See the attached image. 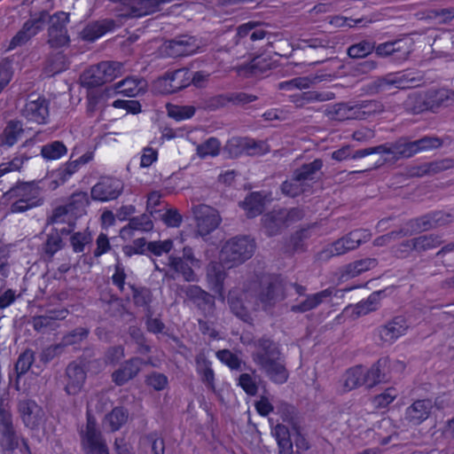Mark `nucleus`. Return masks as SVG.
Here are the masks:
<instances>
[{"mask_svg":"<svg viewBox=\"0 0 454 454\" xmlns=\"http://www.w3.org/2000/svg\"><path fill=\"white\" fill-rule=\"evenodd\" d=\"M413 141L416 154L421 152L440 148L443 145V140L441 137L434 136H424Z\"/></svg>","mask_w":454,"mask_h":454,"instance_id":"obj_58","label":"nucleus"},{"mask_svg":"<svg viewBox=\"0 0 454 454\" xmlns=\"http://www.w3.org/2000/svg\"><path fill=\"white\" fill-rule=\"evenodd\" d=\"M409 324L403 316H396L387 324L379 327V336L383 342L389 344L405 334Z\"/></svg>","mask_w":454,"mask_h":454,"instance_id":"obj_19","label":"nucleus"},{"mask_svg":"<svg viewBox=\"0 0 454 454\" xmlns=\"http://www.w3.org/2000/svg\"><path fill=\"white\" fill-rule=\"evenodd\" d=\"M335 94L331 91L308 90L297 92L289 96L290 102L296 107L303 108L315 102H325L333 99Z\"/></svg>","mask_w":454,"mask_h":454,"instance_id":"obj_23","label":"nucleus"},{"mask_svg":"<svg viewBox=\"0 0 454 454\" xmlns=\"http://www.w3.org/2000/svg\"><path fill=\"white\" fill-rule=\"evenodd\" d=\"M47 180H39L27 183L18 184L12 187L8 194L11 198H17L12 203L11 211L12 213H23L27 210L38 207L43 203L42 191L46 187Z\"/></svg>","mask_w":454,"mask_h":454,"instance_id":"obj_2","label":"nucleus"},{"mask_svg":"<svg viewBox=\"0 0 454 454\" xmlns=\"http://www.w3.org/2000/svg\"><path fill=\"white\" fill-rule=\"evenodd\" d=\"M384 293V290L373 292L366 300L358 302L356 307V315L364 316L376 310L379 308L380 297Z\"/></svg>","mask_w":454,"mask_h":454,"instance_id":"obj_54","label":"nucleus"},{"mask_svg":"<svg viewBox=\"0 0 454 454\" xmlns=\"http://www.w3.org/2000/svg\"><path fill=\"white\" fill-rule=\"evenodd\" d=\"M143 363L144 359L140 357H132L125 361L119 369L112 373V380L117 386H123L139 373Z\"/></svg>","mask_w":454,"mask_h":454,"instance_id":"obj_22","label":"nucleus"},{"mask_svg":"<svg viewBox=\"0 0 454 454\" xmlns=\"http://www.w3.org/2000/svg\"><path fill=\"white\" fill-rule=\"evenodd\" d=\"M83 454H110L109 447L102 432L98 428L95 418L87 417L84 428L79 432Z\"/></svg>","mask_w":454,"mask_h":454,"instance_id":"obj_5","label":"nucleus"},{"mask_svg":"<svg viewBox=\"0 0 454 454\" xmlns=\"http://www.w3.org/2000/svg\"><path fill=\"white\" fill-rule=\"evenodd\" d=\"M414 239L415 252L418 254H422L428 250L434 249L442 246L444 242L441 235L434 233L420 235L414 238Z\"/></svg>","mask_w":454,"mask_h":454,"instance_id":"obj_43","label":"nucleus"},{"mask_svg":"<svg viewBox=\"0 0 454 454\" xmlns=\"http://www.w3.org/2000/svg\"><path fill=\"white\" fill-rule=\"evenodd\" d=\"M21 434L14 424L11 410L0 403V448L12 452L20 446Z\"/></svg>","mask_w":454,"mask_h":454,"instance_id":"obj_7","label":"nucleus"},{"mask_svg":"<svg viewBox=\"0 0 454 454\" xmlns=\"http://www.w3.org/2000/svg\"><path fill=\"white\" fill-rule=\"evenodd\" d=\"M383 149L381 154H391L395 160L408 159L416 154L414 141L407 137H399L395 142L380 145Z\"/></svg>","mask_w":454,"mask_h":454,"instance_id":"obj_21","label":"nucleus"},{"mask_svg":"<svg viewBox=\"0 0 454 454\" xmlns=\"http://www.w3.org/2000/svg\"><path fill=\"white\" fill-rule=\"evenodd\" d=\"M98 64L108 82H111L115 78L122 75L126 71L125 64L123 62L105 60Z\"/></svg>","mask_w":454,"mask_h":454,"instance_id":"obj_48","label":"nucleus"},{"mask_svg":"<svg viewBox=\"0 0 454 454\" xmlns=\"http://www.w3.org/2000/svg\"><path fill=\"white\" fill-rule=\"evenodd\" d=\"M168 266L177 277H181L186 282L199 280L194 269L200 267V260L195 256L191 247H184L181 255H169Z\"/></svg>","mask_w":454,"mask_h":454,"instance_id":"obj_6","label":"nucleus"},{"mask_svg":"<svg viewBox=\"0 0 454 454\" xmlns=\"http://www.w3.org/2000/svg\"><path fill=\"white\" fill-rule=\"evenodd\" d=\"M122 192V184L118 179L102 178L91 189L94 200L107 201L115 200Z\"/></svg>","mask_w":454,"mask_h":454,"instance_id":"obj_16","label":"nucleus"},{"mask_svg":"<svg viewBox=\"0 0 454 454\" xmlns=\"http://www.w3.org/2000/svg\"><path fill=\"white\" fill-rule=\"evenodd\" d=\"M432 410L433 403L431 400H417L406 408L403 420L409 426H419L429 418Z\"/></svg>","mask_w":454,"mask_h":454,"instance_id":"obj_18","label":"nucleus"},{"mask_svg":"<svg viewBox=\"0 0 454 454\" xmlns=\"http://www.w3.org/2000/svg\"><path fill=\"white\" fill-rule=\"evenodd\" d=\"M374 48V43L368 41H362L349 46L348 49V55L353 59H363L372 53Z\"/></svg>","mask_w":454,"mask_h":454,"instance_id":"obj_64","label":"nucleus"},{"mask_svg":"<svg viewBox=\"0 0 454 454\" xmlns=\"http://www.w3.org/2000/svg\"><path fill=\"white\" fill-rule=\"evenodd\" d=\"M378 261L375 258H364L345 265L340 270V278L348 279L355 278L363 272L377 266Z\"/></svg>","mask_w":454,"mask_h":454,"instance_id":"obj_27","label":"nucleus"},{"mask_svg":"<svg viewBox=\"0 0 454 454\" xmlns=\"http://www.w3.org/2000/svg\"><path fill=\"white\" fill-rule=\"evenodd\" d=\"M163 47L168 56L177 58L196 53L200 44L197 37L187 34H181L170 40L165 41Z\"/></svg>","mask_w":454,"mask_h":454,"instance_id":"obj_12","label":"nucleus"},{"mask_svg":"<svg viewBox=\"0 0 454 454\" xmlns=\"http://www.w3.org/2000/svg\"><path fill=\"white\" fill-rule=\"evenodd\" d=\"M192 71L188 68H180L173 72H167L160 80L164 87L165 93H176L192 84Z\"/></svg>","mask_w":454,"mask_h":454,"instance_id":"obj_17","label":"nucleus"},{"mask_svg":"<svg viewBox=\"0 0 454 454\" xmlns=\"http://www.w3.org/2000/svg\"><path fill=\"white\" fill-rule=\"evenodd\" d=\"M425 215L430 230L443 227L454 222V212L436 210L427 213Z\"/></svg>","mask_w":454,"mask_h":454,"instance_id":"obj_47","label":"nucleus"},{"mask_svg":"<svg viewBox=\"0 0 454 454\" xmlns=\"http://www.w3.org/2000/svg\"><path fill=\"white\" fill-rule=\"evenodd\" d=\"M286 297L285 287L278 277H270L262 280L258 289L254 292V301L252 305L254 309H262L264 311L272 309L278 302Z\"/></svg>","mask_w":454,"mask_h":454,"instance_id":"obj_4","label":"nucleus"},{"mask_svg":"<svg viewBox=\"0 0 454 454\" xmlns=\"http://www.w3.org/2000/svg\"><path fill=\"white\" fill-rule=\"evenodd\" d=\"M271 434L277 441L278 454H295L291 433L286 426L283 424L276 425L271 430Z\"/></svg>","mask_w":454,"mask_h":454,"instance_id":"obj_29","label":"nucleus"},{"mask_svg":"<svg viewBox=\"0 0 454 454\" xmlns=\"http://www.w3.org/2000/svg\"><path fill=\"white\" fill-rule=\"evenodd\" d=\"M35 362V353L33 350L27 348L22 352L15 364V371L17 377L20 378L21 375L26 374L31 368Z\"/></svg>","mask_w":454,"mask_h":454,"instance_id":"obj_60","label":"nucleus"},{"mask_svg":"<svg viewBox=\"0 0 454 454\" xmlns=\"http://www.w3.org/2000/svg\"><path fill=\"white\" fill-rule=\"evenodd\" d=\"M333 291L331 289H325L315 294L308 296L303 301L299 304L293 305L291 311L295 313H303L317 308L325 298H328L332 295Z\"/></svg>","mask_w":454,"mask_h":454,"instance_id":"obj_38","label":"nucleus"},{"mask_svg":"<svg viewBox=\"0 0 454 454\" xmlns=\"http://www.w3.org/2000/svg\"><path fill=\"white\" fill-rule=\"evenodd\" d=\"M374 50L380 57H389L394 62H402L407 59L411 53V43L408 39H398L380 43Z\"/></svg>","mask_w":454,"mask_h":454,"instance_id":"obj_14","label":"nucleus"},{"mask_svg":"<svg viewBox=\"0 0 454 454\" xmlns=\"http://www.w3.org/2000/svg\"><path fill=\"white\" fill-rule=\"evenodd\" d=\"M69 22V14L58 12L50 18L48 28V43L51 47L60 48L67 45L70 39L67 35V24Z\"/></svg>","mask_w":454,"mask_h":454,"instance_id":"obj_10","label":"nucleus"},{"mask_svg":"<svg viewBox=\"0 0 454 454\" xmlns=\"http://www.w3.org/2000/svg\"><path fill=\"white\" fill-rule=\"evenodd\" d=\"M115 27V21L113 20H103L88 24L82 31L81 35L84 41L94 42L106 32L111 31Z\"/></svg>","mask_w":454,"mask_h":454,"instance_id":"obj_26","label":"nucleus"},{"mask_svg":"<svg viewBox=\"0 0 454 454\" xmlns=\"http://www.w3.org/2000/svg\"><path fill=\"white\" fill-rule=\"evenodd\" d=\"M320 81L318 76H315L313 78L304 76V77H296L291 79L289 81L282 82L278 84V88L280 90H292V89H308L311 85L315 84Z\"/></svg>","mask_w":454,"mask_h":454,"instance_id":"obj_57","label":"nucleus"},{"mask_svg":"<svg viewBox=\"0 0 454 454\" xmlns=\"http://www.w3.org/2000/svg\"><path fill=\"white\" fill-rule=\"evenodd\" d=\"M74 174V168H71L70 166L65 163L59 168L52 171L51 174L43 180H47L46 187L53 191L59 185L65 184Z\"/></svg>","mask_w":454,"mask_h":454,"instance_id":"obj_42","label":"nucleus"},{"mask_svg":"<svg viewBox=\"0 0 454 454\" xmlns=\"http://www.w3.org/2000/svg\"><path fill=\"white\" fill-rule=\"evenodd\" d=\"M192 210L196 222L197 233L200 236L205 237L218 227L221 217L214 207L199 204L193 206Z\"/></svg>","mask_w":454,"mask_h":454,"instance_id":"obj_9","label":"nucleus"},{"mask_svg":"<svg viewBox=\"0 0 454 454\" xmlns=\"http://www.w3.org/2000/svg\"><path fill=\"white\" fill-rule=\"evenodd\" d=\"M230 309L234 315L244 322H250L252 320L249 307L245 303L242 297H237L231 294L228 298Z\"/></svg>","mask_w":454,"mask_h":454,"instance_id":"obj_50","label":"nucleus"},{"mask_svg":"<svg viewBox=\"0 0 454 454\" xmlns=\"http://www.w3.org/2000/svg\"><path fill=\"white\" fill-rule=\"evenodd\" d=\"M272 67L273 62L270 59L264 56H256L244 67V70L247 75L257 77L266 74Z\"/></svg>","mask_w":454,"mask_h":454,"instance_id":"obj_39","label":"nucleus"},{"mask_svg":"<svg viewBox=\"0 0 454 454\" xmlns=\"http://www.w3.org/2000/svg\"><path fill=\"white\" fill-rule=\"evenodd\" d=\"M153 215L149 214H142L129 219V224L121 230V235H131L130 231H150L153 228L152 220Z\"/></svg>","mask_w":454,"mask_h":454,"instance_id":"obj_37","label":"nucleus"},{"mask_svg":"<svg viewBox=\"0 0 454 454\" xmlns=\"http://www.w3.org/2000/svg\"><path fill=\"white\" fill-rule=\"evenodd\" d=\"M17 411L24 426L31 430H37L44 417L43 409L35 401L28 398L20 399Z\"/></svg>","mask_w":454,"mask_h":454,"instance_id":"obj_13","label":"nucleus"},{"mask_svg":"<svg viewBox=\"0 0 454 454\" xmlns=\"http://www.w3.org/2000/svg\"><path fill=\"white\" fill-rule=\"evenodd\" d=\"M67 153V146L61 141H53L41 147V154L47 160H54L61 158Z\"/></svg>","mask_w":454,"mask_h":454,"instance_id":"obj_51","label":"nucleus"},{"mask_svg":"<svg viewBox=\"0 0 454 454\" xmlns=\"http://www.w3.org/2000/svg\"><path fill=\"white\" fill-rule=\"evenodd\" d=\"M68 66L67 56L62 51H58L49 57L45 69L49 74L54 75L67 69Z\"/></svg>","mask_w":454,"mask_h":454,"instance_id":"obj_49","label":"nucleus"},{"mask_svg":"<svg viewBox=\"0 0 454 454\" xmlns=\"http://www.w3.org/2000/svg\"><path fill=\"white\" fill-rule=\"evenodd\" d=\"M314 225H308L305 228H301L298 231H296L292 236L290 237L289 240V247L292 249L294 253H301L304 252L306 250L307 245L306 241L310 238V229Z\"/></svg>","mask_w":454,"mask_h":454,"instance_id":"obj_46","label":"nucleus"},{"mask_svg":"<svg viewBox=\"0 0 454 454\" xmlns=\"http://www.w3.org/2000/svg\"><path fill=\"white\" fill-rule=\"evenodd\" d=\"M404 110L413 114L428 111L426 92L414 91L408 95L403 103Z\"/></svg>","mask_w":454,"mask_h":454,"instance_id":"obj_31","label":"nucleus"},{"mask_svg":"<svg viewBox=\"0 0 454 454\" xmlns=\"http://www.w3.org/2000/svg\"><path fill=\"white\" fill-rule=\"evenodd\" d=\"M196 371L200 376L202 382L208 389L215 390V372L211 362L204 353H200L195 357Z\"/></svg>","mask_w":454,"mask_h":454,"instance_id":"obj_30","label":"nucleus"},{"mask_svg":"<svg viewBox=\"0 0 454 454\" xmlns=\"http://www.w3.org/2000/svg\"><path fill=\"white\" fill-rule=\"evenodd\" d=\"M24 133L23 123L19 120H11L6 123L0 135V145L12 147Z\"/></svg>","mask_w":454,"mask_h":454,"instance_id":"obj_28","label":"nucleus"},{"mask_svg":"<svg viewBox=\"0 0 454 454\" xmlns=\"http://www.w3.org/2000/svg\"><path fill=\"white\" fill-rule=\"evenodd\" d=\"M66 385L65 391L69 395H78L84 385L86 372L83 368L74 363H70L65 372Z\"/></svg>","mask_w":454,"mask_h":454,"instance_id":"obj_20","label":"nucleus"},{"mask_svg":"<svg viewBox=\"0 0 454 454\" xmlns=\"http://www.w3.org/2000/svg\"><path fill=\"white\" fill-rule=\"evenodd\" d=\"M426 95L428 110L433 112L442 106H449V101L452 99L451 93L445 89L430 90L426 92Z\"/></svg>","mask_w":454,"mask_h":454,"instance_id":"obj_44","label":"nucleus"},{"mask_svg":"<svg viewBox=\"0 0 454 454\" xmlns=\"http://www.w3.org/2000/svg\"><path fill=\"white\" fill-rule=\"evenodd\" d=\"M388 357H380L372 366L364 371V383L367 387H372L377 384L387 380Z\"/></svg>","mask_w":454,"mask_h":454,"instance_id":"obj_24","label":"nucleus"},{"mask_svg":"<svg viewBox=\"0 0 454 454\" xmlns=\"http://www.w3.org/2000/svg\"><path fill=\"white\" fill-rule=\"evenodd\" d=\"M89 204L90 200L88 193L84 192H78L71 195L66 207H68L70 215L78 217L85 213V209Z\"/></svg>","mask_w":454,"mask_h":454,"instance_id":"obj_45","label":"nucleus"},{"mask_svg":"<svg viewBox=\"0 0 454 454\" xmlns=\"http://www.w3.org/2000/svg\"><path fill=\"white\" fill-rule=\"evenodd\" d=\"M372 234L368 230L358 229L334 241L327 252L331 256L344 254L357 248L361 244L367 242Z\"/></svg>","mask_w":454,"mask_h":454,"instance_id":"obj_11","label":"nucleus"},{"mask_svg":"<svg viewBox=\"0 0 454 454\" xmlns=\"http://www.w3.org/2000/svg\"><path fill=\"white\" fill-rule=\"evenodd\" d=\"M365 385L364 369L362 366H356L347 371L344 386L348 390Z\"/></svg>","mask_w":454,"mask_h":454,"instance_id":"obj_56","label":"nucleus"},{"mask_svg":"<svg viewBox=\"0 0 454 454\" xmlns=\"http://www.w3.org/2000/svg\"><path fill=\"white\" fill-rule=\"evenodd\" d=\"M254 348L251 356L266 377L275 384L282 385L288 380L289 373L286 366L279 345L267 336L253 340Z\"/></svg>","mask_w":454,"mask_h":454,"instance_id":"obj_1","label":"nucleus"},{"mask_svg":"<svg viewBox=\"0 0 454 454\" xmlns=\"http://www.w3.org/2000/svg\"><path fill=\"white\" fill-rule=\"evenodd\" d=\"M220 142L215 137H209L204 143L197 146V154L204 159L207 156H216L220 152Z\"/></svg>","mask_w":454,"mask_h":454,"instance_id":"obj_63","label":"nucleus"},{"mask_svg":"<svg viewBox=\"0 0 454 454\" xmlns=\"http://www.w3.org/2000/svg\"><path fill=\"white\" fill-rule=\"evenodd\" d=\"M181 291L198 306L208 305L214 302V297L199 286L190 285L183 286Z\"/></svg>","mask_w":454,"mask_h":454,"instance_id":"obj_40","label":"nucleus"},{"mask_svg":"<svg viewBox=\"0 0 454 454\" xmlns=\"http://www.w3.org/2000/svg\"><path fill=\"white\" fill-rule=\"evenodd\" d=\"M49 108L50 101L45 97L31 93L26 98V103L20 113L29 121L45 124L50 115Z\"/></svg>","mask_w":454,"mask_h":454,"instance_id":"obj_8","label":"nucleus"},{"mask_svg":"<svg viewBox=\"0 0 454 454\" xmlns=\"http://www.w3.org/2000/svg\"><path fill=\"white\" fill-rule=\"evenodd\" d=\"M240 206L247 212V216L254 218L261 215L264 209V196L258 192H251L240 202Z\"/></svg>","mask_w":454,"mask_h":454,"instance_id":"obj_32","label":"nucleus"},{"mask_svg":"<svg viewBox=\"0 0 454 454\" xmlns=\"http://www.w3.org/2000/svg\"><path fill=\"white\" fill-rule=\"evenodd\" d=\"M262 221L266 234L270 237L278 235L282 229L286 227L284 218L280 214V210H273L272 212L265 214Z\"/></svg>","mask_w":454,"mask_h":454,"instance_id":"obj_35","label":"nucleus"},{"mask_svg":"<svg viewBox=\"0 0 454 454\" xmlns=\"http://www.w3.org/2000/svg\"><path fill=\"white\" fill-rule=\"evenodd\" d=\"M51 17V16L47 11H42L39 13L31 15V18L24 24L28 27L30 32H34V35H35L40 30L43 28L46 23L50 24Z\"/></svg>","mask_w":454,"mask_h":454,"instance_id":"obj_62","label":"nucleus"},{"mask_svg":"<svg viewBox=\"0 0 454 454\" xmlns=\"http://www.w3.org/2000/svg\"><path fill=\"white\" fill-rule=\"evenodd\" d=\"M141 82V80L126 77L122 81L114 84V90L116 94H122L127 97H135L140 90L138 86Z\"/></svg>","mask_w":454,"mask_h":454,"instance_id":"obj_52","label":"nucleus"},{"mask_svg":"<svg viewBox=\"0 0 454 454\" xmlns=\"http://www.w3.org/2000/svg\"><path fill=\"white\" fill-rule=\"evenodd\" d=\"M129 419V411L123 406L114 407L105 416V423L108 425L111 432L118 431Z\"/></svg>","mask_w":454,"mask_h":454,"instance_id":"obj_41","label":"nucleus"},{"mask_svg":"<svg viewBox=\"0 0 454 454\" xmlns=\"http://www.w3.org/2000/svg\"><path fill=\"white\" fill-rule=\"evenodd\" d=\"M90 330L86 327H76L75 329L66 333L61 340L60 344L63 348L67 346L81 343L83 340L87 339Z\"/></svg>","mask_w":454,"mask_h":454,"instance_id":"obj_59","label":"nucleus"},{"mask_svg":"<svg viewBox=\"0 0 454 454\" xmlns=\"http://www.w3.org/2000/svg\"><path fill=\"white\" fill-rule=\"evenodd\" d=\"M247 137H233L228 140L225 150L231 157L237 158L247 152Z\"/></svg>","mask_w":454,"mask_h":454,"instance_id":"obj_61","label":"nucleus"},{"mask_svg":"<svg viewBox=\"0 0 454 454\" xmlns=\"http://www.w3.org/2000/svg\"><path fill=\"white\" fill-rule=\"evenodd\" d=\"M301 48L302 50L314 49L319 50L320 52H325L327 49L333 47V42L330 40L328 35H321L320 36H313L307 39L301 40Z\"/></svg>","mask_w":454,"mask_h":454,"instance_id":"obj_55","label":"nucleus"},{"mask_svg":"<svg viewBox=\"0 0 454 454\" xmlns=\"http://www.w3.org/2000/svg\"><path fill=\"white\" fill-rule=\"evenodd\" d=\"M419 80L415 77H410L405 73L388 74L384 77L379 78L372 84L374 92H385L390 86L404 90L416 86Z\"/></svg>","mask_w":454,"mask_h":454,"instance_id":"obj_15","label":"nucleus"},{"mask_svg":"<svg viewBox=\"0 0 454 454\" xmlns=\"http://www.w3.org/2000/svg\"><path fill=\"white\" fill-rule=\"evenodd\" d=\"M430 231L427 220L425 215L419 217L410 219L403 228H401L402 235L411 236L416 233H421Z\"/></svg>","mask_w":454,"mask_h":454,"instance_id":"obj_53","label":"nucleus"},{"mask_svg":"<svg viewBox=\"0 0 454 454\" xmlns=\"http://www.w3.org/2000/svg\"><path fill=\"white\" fill-rule=\"evenodd\" d=\"M80 80L82 85L88 89L97 88L108 82L106 78L104 76L103 72H101L98 64L92 65L83 71Z\"/></svg>","mask_w":454,"mask_h":454,"instance_id":"obj_33","label":"nucleus"},{"mask_svg":"<svg viewBox=\"0 0 454 454\" xmlns=\"http://www.w3.org/2000/svg\"><path fill=\"white\" fill-rule=\"evenodd\" d=\"M225 267L223 261L210 262L207 266V279L215 293L221 294L226 278Z\"/></svg>","mask_w":454,"mask_h":454,"instance_id":"obj_25","label":"nucleus"},{"mask_svg":"<svg viewBox=\"0 0 454 454\" xmlns=\"http://www.w3.org/2000/svg\"><path fill=\"white\" fill-rule=\"evenodd\" d=\"M322 167L323 160L321 159H316L309 163H304L294 171V180L301 181L303 184L305 181H313L317 178Z\"/></svg>","mask_w":454,"mask_h":454,"instance_id":"obj_34","label":"nucleus"},{"mask_svg":"<svg viewBox=\"0 0 454 454\" xmlns=\"http://www.w3.org/2000/svg\"><path fill=\"white\" fill-rule=\"evenodd\" d=\"M65 242L59 236L57 228L53 227L51 231L46 235V240L43 244V252L45 256V260L50 262L52 260L54 254L64 248Z\"/></svg>","mask_w":454,"mask_h":454,"instance_id":"obj_36","label":"nucleus"},{"mask_svg":"<svg viewBox=\"0 0 454 454\" xmlns=\"http://www.w3.org/2000/svg\"><path fill=\"white\" fill-rule=\"evenodd\" d=\"M255 250V242L249 236H236L227 240L220 252L221 261L231 269L250 259Z\"/></svg>","mask_w":454,"mask_h":454,"instance_id":"obj_3","label":"nucleus"}]
</instances>
